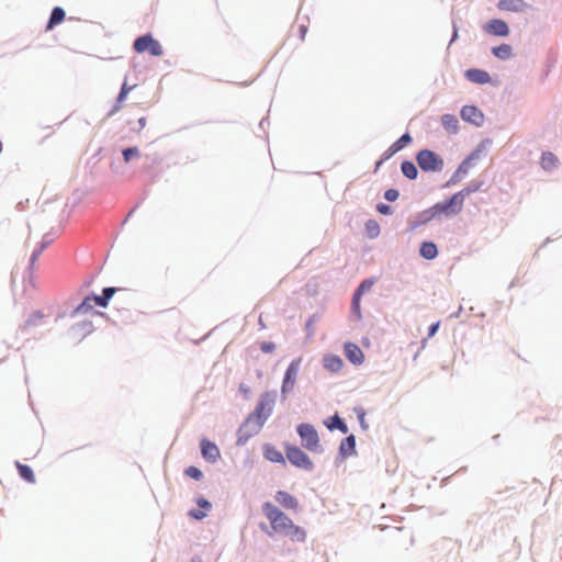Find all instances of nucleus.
I'll use <instances>...</instances> for the list:
<instances>
[{
  "instance_id": "obj_1",
  "label": "nucleus",
  "mask_w": 562,
  "mask_h": 562,
  "mask_svg": "<svg viewBox=\"0 0 562 562\" xmlns=\"http://www.w3.org/2000/svg\"><path fill=\"white\" fill-rule=\"evenodd\" d=\"M276 400V392H266L260 396L255 411L246 418L238 429V446L245 445L252 436L257 435L261 430L266 420L272 414Z\"/></svg>"
},
{
  "instance_id": "obj_2",
  "label": "nucleus",
  "mask_w": 562,
  "mask_h": 562,
  "mask_svg": "<svg viewBox=\"0 0 562 562\" xmlns=\"http://www.w3.org/2000/svg\"><path fill=\"white\" fill-rule=\"evenodd\" d=\"M262 513L276 533L286 536L292 541L303 542L305 540V530L296 526L293 520L274 504L270 502L263 503Z\"/></svg>"
},
{
  "instance_id": "obj_3",
  "label": "nucleus",
  "mask_w": 562,
  "mask_h": 562,
  "mask_svg": "<svg viewBox=\"0 0 562 562\" xmlns=\"http://www.w3.org/2000/svg\"><path fill=\"white\" fill-rule=\"evenodd\" d=\"M471 192L472 191L470 189H464L454 193L449 199L436 203L430 209L424 211L420 214L419 223L426 224L431 220L440 216L441 214H445L446 216H453L459 214L462 211L465 196Z\"/></svg>"
},
{
  "instance_id": "obj_4",
  "label": "nucleus",
  "mask_w": 562,
  "mask_h": 562,
  "mask_svg": "<svg viewBox=\"0 0 562 562\" xmlns=\"http://www.w3.org/2000/svg\"><path fill=\"white\" fill-rule=\"evenodd\" d=\"M416 160L423 171L436 172L443 168V160L432 150L423 149L417 156Z\"/></svg>"
},
{
  "instance_id": "obj_5",
  "label": "nucleus",
  "mask_w": 562,
  "mask_h": 562,
  "mask_svg": "<svg viewBox=\"0 0 562 562\" xmlns=\"http://www.w3.org/2000/svg\"><path fill=\"white\" fill-rule=\"evenodd\" d=\"M135 52L142 54L148 52L151 56L159 57L164 54L160 43L151 34L137 37L133 43Z\"/></svg>"
},
{
  "instance_id": "obj_6",
  "label": "nucleus",
  "mask_w": 562,
  "mask_h": 562,
  "mask_svg": "<svg viewBox=\"0 0 562 562\" xmlns=\"http://www.w3.org/2000/svg\"><path fill=\"white\" fill-rule=\"evenodd\" d=\"M297 432L302 439L304 448L312 452H319L321 445L316 429L310 424H301L297 427Z\"/></svg>"
},
{
  "instance_id": "obj_7",
  "label": "nucleus",
  "mask_w": 562,
  "mask_h": 562,
  "mask_svg": "<svg viewBox=\"0 0 562 562\" xmlns=\"http://www.w3.org/2000/svg\"><path fill=\"white\" fill-rule=\"evenodd\" d=\"M285 456L290 463L296 468L311 471L314 467L308 456L296 446H286Z\"/></svg>"
},
{
  "instance_id": "obj_8",
  "label": "nucleus",
  "mask_w": 562,
  "mask_h": 562,
  "mask_svg": "<svg viewBox=\"0 0 562 562\" xmlns=\"http://www.w3.org/2000/svg\"><path fill=\"white\" fill-rule=\"evenodd\" d=\"M300 367H301V359L300 358L299 359H294L289 364V367H288V369L285 371L284 378H283L282 386H281L282 395H285L286 393L293 391L294 385L296 383V379H297V374H299V371H300Z\"/></svg>"
},
{
  "instance_id": "obj_9",
  "label": "nucleus",
  "mask_w": 562,
  "mask_h": 562,
  "mask_svg": "<svg viewBox=\"0 0 562 562\" xmlns=\"http://www.w3.org/2000/svg\"><path fill=\"white\" fill-rule=\"evenodd\" d=\"M200 447H201L202 457L206 461L215 462L220 459L221 452H220L218 447L214 442H212L207 439H202L200 442Z\"/></svg>"
},
{
  "instance_id": "obj_10",
  "label": "nucleus",
  "mask_w": 562,
  "mask_h": 562,
  "mask_svg": "<svg viewBox=\"0 0 562 562\" xmlns=\"http://www.w3.org/2000/svg\"><path fill=\"white\" fill-rule=\"evenodd\" d=\"M484 30L486 33L496 35V36H507L509 34L508 25L505 21L501 19H493L490 20L485 26Z\"/></svg>"
},
{
  "instance_id": "obj_11",
  "label": "nucleus",
  "mask_w": 562,
  "mask_h": 562,
  "mask_svg": "<svg viewBox=\"0 0 562 562\" xmlns=\"http://www.w3.org/2000/svg\"><path fill=\"white\" fill-rule=\"evenodd\" d=\"M276 501L285 509L296 512L300 507L296 497L285 491H278L274 495Z\"/></svg>"
},
{
  "instance_id": "obj_12",
  "label": "nucleus",
  "mask_w": 562,
  "mask_h": 562,
  "mask_svg": "<svg viewBox=\"0 0 562 562\" xmlns=\"http://www.w3.org/2000/svg\"><path fill=\"white\" fill-rule=\"evenodd\" d=\"M347 359L353 364H361L364 361V355L360 347L353 342H347L344 347Z\"/></svg>"
},
{
  "instance_id": "obj_13",
  "label": "nucleus",
  "mask_w": 562,
  "mask_h": 562,
  "mask_svg": "<svg viewBox=\"0 0 562 562\" xmlns=\"http://www.w3.org/2000/svg\"><path fill=\"white\" fill-rule=\"evenodd\" d=\"M461 117L464 121L480 125L483 121V114L473 105H465L461 110Z\"/></svg>"
},
{
  "instance_id": "obj_14",
  "label": "nucleus",
  "mask_w": 562,
  "mask_h": 562,
  "mask_svg": "<svg viewBox=\"0 0 562 562\" xmlns=\"http://www.w3.org/2000/svg\"><path fill=\"white\" fill-rule=\"evenodd\" d=\"M497 7L503 11L522 12L528 5L524 0H499Z\"/></svg>"
},
{
  "instance_id": "obj_15",
  "label": "nucleus",
  "mask_w": 562,
  "mask_h": 562,
  "mask_svg": "<svg viewBox=\"0 0 562 562\" xmlns=\"http://www.w3.org/2000/svg\"><path fill=\"white\" fill-rule=\"evenodd\" d=\"M465 77L475 83H487L491 80L488 72L481 69H469L465 72Z\"/></svg>"
},
{
  "instance_id": "obj_16",
  "label": "nucleus",
  "mask_w": 562,
  "mask_h": 562,
  "mask_svg": "<svg viewBox=\"0 0 562 562\" xmlns=\"http://www.w3.org/2000/svg\"><path fill=\"white\" fill-rule=\"evenodd\" d=\"M324 368L330 372H338L341 370L344 362L340 357L336 355H327L323 360Z\"/></svg>"
},
{
  "instance_id": "obj_17",
  "label": "nucleus",
  "mask_w": 562,
  "mask_h": 562,
  "mask_svg": "<svg viewBox=\"0 0 562 562\" xmlns=\"http://www.w3.org/2000/svg\"><path fill=\"white\" fill-rule=\"evenodd\" d=\"M339 452L342 457H349L356 452V438L353 435L348 436L341 441Z\"/></svg>"
},
{
  "instance_id": "obj_18",
  "label": "nucleus",
  "mask_w": 562,
  "mask_h": 562,
  "mask_svg": "<svg viewBox=\"0 0 562 562\" xmlns=\"http://www.w3.org/2000/svg\"><path fill=\"white\" fill-rule=\"evenodd\" d=\"M263 456L267 460L277 463H284V457L276 447L266 445L263 447Z\"/></svg>"
},
{
  "instance_id": "obj_19",
  "label": "nucleus",
  "mask_w": 562,
  "mask_h": 562,
  "mask_svg": "<svg viewBox=\"0 0 562 562\" xmlns=\"http://www.w3.org/2000/svg\"><path fill=\"white\" fill-rule=\"evenodd\" d=\"M419 251L420 256L428 260L435 259L438 255L437 246L432 241H424Z\"/></svg>"
},
{
  "instance_id": "obj_20",
  "label": "nucleus",
  "mask_w": 562,
  "mask_h": 562,
  "mask_svg": "<svg viewBox=\"0 0 562 562\" xmlns=\"http://www.w3.org/2000/svg\"><path fill=\"white\" fill-rule=\"evenodd\" d=\"M558 157L551 151H546L541 156V166L544 170L554 169L558 166Z\"/></svg>"
},
{
  "instance_id": "obj_21",
  "label": "nucleus",
  "mask_w": 562,
  "mask_h": 562,
  "mask_svg": "<svg viewBox=\"0 0 562 562\" xmlns=\"http://www.w3.org/2000/svg\"><path fill=\"white\" fill-rule=\"evenodd\" d=\"M65 19V11L60 7H56L53 9L48 24L47 30H52L57 24L61 23Z\"/></svg>"
},
{
  "instance_id": "obj_22",
  "label": "nucleus",
  "mask_w": 562,
  "mask_h": 562,
  "mask_svg": "<svg viewBox=\"0 0 562 562\" xmlns=\"http://www.w3.org/2000/svg\"><path fill=\"white\" fill-rule=\"evenodd\" d=\"M326 426L330 430L339 429L342 434H347L348 432L347 425L344 423V420L338 415L333 416L329 419V422L326 423Z\"/></svg>"
},
{
  "instance_id": "obj_23",
  "label": "nucleus",
  "mask_w": 562,
  "mask_h": 562,
  "mask_svg": "<svg viewBox=\"0 0 562 562\" xmlns=\"http://www.w3.org/2000/svg\"><path fill=\"white\" fill-rule=\"evenodd\" d=\"M16 469L19 471L20 476L27 481L29 483L35 482V476L32 469L29 465L16 462Z\"/></svg>"
},
{
  "instance_id": "obj_24",
  "label": "nucleus",
  "mask_w": 562,
  "mask_h": 562,
  "mask_svg": "<svg viewBox=\"0 0 562 562\" xmlns=\"http://www.w3.org/2000/svg\"><path fill=\"white\" fill-rule=\"evenodd\" d=\"M441 122H442L443 127L448 132L456 133L458 131V120H457V117L454 115L445 114L441 117Z\"/></svg>"
},
{
  "instance_id": "obj_25",
  "label": "nucleus",
  "mask_w": 562,
  "mask_h": 562,
  "mask_svg": "<svg viewBox=\"0 0 562 562\" xmlns=\"http://www.w3.org/2000/svg\"><path fill=\"white\" fill-rule=\"evenodd\" d=\"M94 307V304L92 303L90 296H87L82 302L81 304H79L75 311H74V315H85V314H88L90 312H92Z\"/></svg>"
},
{
  "instance_id": "obj_26",
  "label": "nucleus",
  "mask_w": 562,
  "mask_h": 562,
  "mask_svg": "<svg viewBox=\"0 0 562 562\" xmlns=\"http://www.w3.org/2000/svg\"><path fill=\"white\" fill-rule=\"evenodd\" d=\"M492 53L499 59H508L512 56V47L508 44H502L493 47Z\"/></svg>"
},
{
  "instance_id": "obj_27",
  "label": "nucleus",
  "mask_w": 562,
  "mask_h": 562,
  "mask_svg": "<svg viewBox=\"0 0 562 562\" xmlns=\"http://www.w3.org/2000/svg\"><path fill=\"white\" fill-rule=\"evenodd\" d=\"M401 170L405 177L411 180L416 179L418 171L416 166L412 161H403L401 166Z\"/></svg>"
},
{
  "instance_id": "obj_28",
  "label": "nucleus",
  "mask_w": 562,
  "mask_h": 562,
  "mask_svg": "<svg viewBox=\"0 0 562 562\" xmlns=\"http://www.w3.org/2000/svg\"><path fill=\"white\" fill-rule=\"evenodd\" d=\"M412 142V137L408 133H405L402 135L395 143H393L390 147V150L392 154L401 150L406 145H408Z\"/></svg>"
},
{
  "instance_id": "obj_29",
  "label": "nucleus",
  "mask_w": 562,
  "mask_h": 562,
  "mask_svg": "<svg viewBox=\"0 0 562 562\" xmlns=\"http://www.w3.org/2000/svg\"><path fill=\"white\" fill-rule=\"evenodd\" d=\"M38 256H40V250L33 252V255L31 257V260H30L29 268H27V271H29V282H30V284L32 286L35 285L34 268H35V262H36Z\"/></svg>"
},
{
  "instance_id": "obj_30",
  "label": "nucleus",
  "mask_w": 562,
  "mask_h": 562,
  "mask_svg": "<svg viewBox=\"0 0 562 562\" xmlns=\"http://www.w3.org/2000/svg\"><path fill=\"white\" fill-rule=\"evenodd\" d=\"M366 228H367L368 236L371 237V238L376 237L379 235V233H380V226L373 220H370V221L367 222Z\"/></svg>"
},
{
  "instance_id": "obj_31",
  "label": "nucleus",
  "mask_w": 562,
  "mask_h": 562,
  "mask_svg": "<svg viewBox=\"0 0 562 562\" xmlns=\"http://www.w3.org/2000/svg\"><path fill=\"white\" fill-rule=\"evenodd\" d=\"M122 154L125 162H130L132 158L139 157L140 155L137 147L125 148Z\"/></svg>"
},
{
  "instance_id": "obj_32",
  "label": "nucleus",
  "mask_w": 562,
  "mask_h": 562,
  "mask_svg": "<svg viewBox=\"0 0 562 562\" xmlns=\"http://www.w3.org/2000/svg\"><path fill=\"white\" fill-rule=\"evenodd\" d=\"M373 285V281L370 279L363 280L358 289L356 290V293L359 295H363L364 292L369 291Z\"/></svg>"
},
{
  "instance_id": "obj_33",
  "label": "nucleus",
  "mask_w": 562,
  "mask_h": 562,
  "mask_svg": "<svg viewBox=\"0 0 562 562\" xmlns=\"http://www.w3.org/2000/svg\"><path fill=\"white\" fill-rule=\"evenodd\" d=\"M128 95V92H125V91H120L119 95H117V99H116V104L115 106L113 108V110L111 111L110 114H114L116 113L120 109H121V105L122 103L126 100Z\"/></svg>"
},
{
  "instance_id": "obj_34",
  "label": "nucleus",
  "mask_w": 562,
  "mask_h": 562,
  "mask_svg": "<svg viewBox=\"0 0 562 562\" xmlns=\"http://www.w3.org/2000/svg\"><path fill=\"white\" fill-rule=\"evenodd\" d=\"M186 474L194 480H200L202 477V472L196 467H189L186 469Z\"/></svg>"
},
{
  "instance_id": "obj_35",
  "label": "nucleus",
  "mask_w": 562,
  "mask_h": 562,
  "mask_svg": "<svg viewBox=\"0 0 562 562\" xmlns=\"http://www.w3.org/2000/svg\"><path fill=\"white\" fill-rule=\"evenodd\" d=\"M360 300H361V295L357 294L355 292L353 294V297H352V304H351V308L353 311V313L360 317L361 314H360Z\"/></svg>"
},
{
  "instance_id": "obj_36",
  "label": "nucleus",
  "mask_w": 562,
  "mask_h": 562,
  "mask_svg": "<svg viewBox=\"0 0 562 562\" xmlns=\"http://www.w3.org/2000/svg\"><path fill=\"white\" fill-rule=\"evenodd\" d=\"M260 349L265 353H271V352L274 351L276 346L271 341H263V342L260 344Z\"/></svg>"
},
{
  "instance_id": "obj_37",
  "label": "nucleus",
  "mask_w": 562,
  "mask_h": 562,
  "mask_svg": "<svg viewBox=\"0 0 562 562\" xmlns=\"http://www.w3.org/2000/svg\"><path fill=\"white\" fill-rule=\"evenodd\" d=\"M398 195H400V193H398V191H397V190H395V189H389V190H386V191H385V193H384V198H385L387 201H390V202H393V201L397 200Z\"/></svg>"
},
{
  "instance_id": "obj_38",
  "label": "nucleus",
  "mask_w": 562,
  "mask_h": 562,
  "mask_svg": "<svg viewBox=\"0 0 562 562\" xmlns=\"http://www.w3.org/2000/svg\"><path fill=\"white\" fill-rule=\"evenodd\" d=\"M355 412H356V414H357V416H358V419H359V422H360V424H361L362 428H364V429H366V428H367V425H366V418H364V417H366V412H364V409H363L362 407H357V408L355 409Z\"/></svg>"
},
{
  "instance_id": "obj_39",
  "label": "nucleus",
  "mask_w": 562,
  "mask_h": 562,
  "mask_svg": "<svg viewBox=\"0 0 562 562\" xmlns=\"http://www.w3.org/2000/svg\"><path fill=\"white\" fill-rule=\"evenodd\" d=\"M189 516L194 518V519H196V520H201L204 517H206V512L199 510V509H191L189 512Z\"/></svg>"
},
{
  "instance_id": "obj_40",
  "label": "nucleus",
  "mask_w": 562,
  "mask_h": 562,
  "mask_svg": "<svg viewBox=\"0 0 562 562\" xmlns=\"http://www.w3.org/2000/svg\"><path fill=\"white\" fill-rule=\"evenodd\" d=\"M92 303L95 305H99V306H102V307H106L108 306V301H105V299L103 296H90Z\"/></svg>"
},
{
  "instance_id": "obj_41",
  "label": "nucleus",
  "mask_w": 562,
  "mask_h": 562,
  "mask_svg": "<svg viewBox=\"0 0 562 562\" xmlns=\"http://www.w3.org/2000/svg\"><path fill=\"white\" fill-rule=\"evenodd\" d=\"M196 504L200 508H203L204 510H210L212 507L211 503L203 497L198 498Z\"/></svg>"
},
{
  "instance_id": "obj_42",
  "label": "nucleus",
  "mask_w": 562,
  "mask_h": 562,
  "mask_svg": "<svg viewBox=\"0 0 562 562\" xmlns=\"http://www.w3.org/2000/svg\"><path fill=\"white\" fill-rule=\"evenodd\" d=\"M376 210H378L379 213L384 214V215H389V214L392 213L391 206L386 205V204H383V203L378 204L376 205Z\"/></svg>"
},
{
  "instance_id": "obj_43",
  "label": "nucleus",
  "mask_w": 562,
  "mask_h": 562,
  "mask_svg": "<svg viewBox=\"0 0 562 562\" xmlns=\"http://www.w3.org/2000/svg\"><path fill=\"white\" fill-rule=\"evenodd\" d=\"M116 292V289L115 288H105L103 290V297L105 299V301L109 302V300L113 296V294Z\"/></svg>"
},
{
  "instance_id": "obj_44",
  "label": "nucleus",
  "mask_w": 562,
  "mask_h": 562,
  "mask_svg": "<svg viewBox=\"0 0 562 562\" xmlns=\"http://www.w3.org/2000/svg\"><path fill=\"white\" fill-rule=\"evenodd\" d=\"M439 325H440V322H437V323L432 324V325L429 327V333H428V336H429V337H432V336L437 333V330H438V328H439Z\"/></svg>"
},
{
  "instance_id": "obj_45",
  "label": "nucleus",
  "mask_w": 562,
  "mask_h": 562,
  "mask_svg": "<svg viewBox=\"0 0 562 562\" xmlns=\"http://www.w3.org/2000/svg\"><path fill=\"white\" fill-rule=\"evenodd\" d=\"M134 88H135V86H128L127 82L125 81L122 85L121 90L130 93Z\"/></svg>"
},
{
  "instance_id": "obj_46",
  "label": "nucleus",
  "mask_w": 562,
  "mask_h": 562,
  "mask_svg": "<svg viewBox=\"0 0 562 562\" xmlns=\"http://www.w3.org/2000/svg\"><path fill=\"white\" fill-rule=\"evenodd\" d=\"M306 33H307V26L306 25H301L300 26V37H301V40L305 38Z\"/></svg>"
},
{
  "instance_id": "obj_47",
  "label": "nucleus",
  "mask_w": 562,
  "mask_h": 562,
  "mask_svg": "<svg viewBox=\"0 0 562 562\" xmlns=\"http://www.w3.org/2000/svg\"><path fill=\"white\" fill-rule=\"evenodd\" d=\"M138 124H139V128H138V131L143 130V128L145 127V125H146V117H144V116H143V117H140V119L138 120Z\"/></svg>"
},
{
  "instance_id": "obj_48",
  "label": "nucleus",
  "mask_w": 562,
  "mask_h": 562,
  "mask_svg": "<svg viewBox=\"0 0 562 562\" xmlns=\"http://www.w3.org/2000/svg\"><path fill=\"white\" fill-rule=\"evenodd\" d=\"M457 35H458V34H457V31H454L453 38H452V40H454V38L457 37Z\"/></svg>"
}]
</instances>
